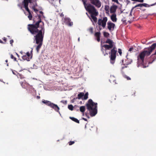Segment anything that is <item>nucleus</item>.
<instances>
[{"instance_id": "obj_1", "label": "nucleus", "mask_w": 156, "mask_h": 156, "mask_svg": "<svg viewBox=\"0 0 156 156\" xmlns=\"http://www.w3.org/2000/svg\"><path fill=\"white\" fill-rule=\"evenodd\" d=\"M41 16L39 15L34 17L33 23L27 26L28 30L34 36L36 43L38 44L36 48L37 53L39 52L42 44L44 34V23L42 22Z\"/></svg>"}, {"instance_id": "obj_2", "label": "nucleus", "mask_w": 156, "mask_h": 156, "mask_svg": "<svg viewBox=\"0 0 156 156\" xmlns=\"http://www.w3.org/2000/svg\"><path fill=\"white\" fill-rule=\"evenodd\" d=\"M156 47V44H153L151 46L148 48H145L144 50L141 52L138 56L137 59L139 61H141L142 64L144 63V58L145 56H149L152 51Z\"/></svg>"}, {"instance_id": "obj_3", "label": "nucleus", "mask_w": 156, "mask_h": 156, "mask_svg": "<svg viewBox=\"0 0 156 156\" xmlns=\"http://www.w3.org/2000/svg\"><path fill=\"white\" fill-rule=\"evenodd\" d=\"M86 105L91 116H95L97 113V103L93 102L91 99H89Z\"/></svg>"}, {"instance_id": "obj_4", "label": "nucleus", "mask_w": 156, "mask_h": 156, "mask_svg": "<svg viewBox=\"0 0 156 156\" xmlns=\"http://www.w3.org/2000/svg\"><path fill=\"white\" fill-rule=\"evenodd\" d=\"M103 43L108 44H105L101 45V51L104 55L105 56L108 55V53L106 52V50H109L112 48L114 46L115 43L112 40L109 38H108Z\"/></svg>"}, {"instance_id": "obj_5", "label": "nucleus", "mask_w": 156, "mask_h": 156, "mask_svg": "<svg viewBox=\"0 0 156 156\" xmlns=\"http://www.w3.org/2000/svg\"><path fill=\"white\" fill-rule=\"evenodd\" d=\"M110 52H109V54L110 55L109 58H110V62L112 64H114L115 62L116 58V54L117 52V48L115 45L113 48H111Z\"/></svg>"}, {"instance_id": "obj_6", "label": "nucleus", "mask_w": 156, "mask_h": 156, "mask_svg": "<svg viewBox=\"0 0 156 156\" xmlns=\"http://www.w3.org/2000/svg\"><path fill=\"white\" fill-rule=\"evenodd\" d=\"M86 10L91 15H94L95 16H97L98 15V12L95 7L90 4H89L86 7Z\"/></svg>"}, {"instance_id": "obj_7", "label": "nucleus", "mask_w": 156, "mask_h": 156, "mask_svg": "<svg viewBox=\"0 0 156 156\" xmlns=\"http://www.w3.org/2000/svg\"><path fill=\"white\" fill-rule=\"evenodd\" d=\"M42 102L46 104L47 105L53 108L55 111L59 112L60 108L57 105L54 104L49 101L45 100H43Z\"/></svg>"}, {"instance_id": "obj_8", "label": "nucleus", "mask_w": 156, "mask_h": 156, "mask_svg": "<svg viewBox=\"0 0 156 156\" xmlns=\"http://www.w3.org/2000/svg\"><path fill=\"white\" fill-rule=\"evenodd\" d=\"M107 20V18L106 17L103 18L102 20L101 19H99L98 21V24L99 26H102L103 28H104L106 26Z\"/></svg>"}, {"instance_id": "obj_9", "label": "nucleus", "mask_w": 156, "mask_h": 156, "mask_svg": "<svg viewBox=\"0 0 156 156\" xmlns=\"http://www.w3.org/2000/svg\"><path fill=\"white\" fill-rule=\"evenodd\" d=\"M91 3L96 7L99 8L101 5V2L99 0H90Z\"/></svg>"}, {"instance_id": "obj_10", "label": "nucleus", "mask_w": 156, "mask_h": 156, "mask_svg": "<svg viewBox=\"0 0 156 156\" xmlns=\"http://www.w3.org/2000/svg\"><path fill=\"white\" fill-rule=\"evenodd\" d=\"M107 27L110 31L113 30L115 27V24L110 22H108L107 23Z\"/></svg>"}, {"instance_id": "obj_11", "label": "nucleus", "mask_w": 156, "mask_h": 156, "mask_svg": "<svg viewBox=\"0 0 156 156\" xmlns=\"http://www.w3.org/2000/svg\"><path fill=\"white\" fill-rule=\"evenodd\" d=\"M64 23L69 26H71L73 25V23L71 21V20L69 18L65 17L64 18Z\"/></svg>"}, {"instance_id": "obj_12", "label": "nucleus", "mask_w": 156, "mask_h": 156, "mask_svg": "<svg viewBox=\"0 0 156 156\" xmlns=\"http://www.w3.org/2000/svg\"><path fill=\"white\" fill-rule=\"evenodd\" d=\"M117 8V6L116 5H113L111 6L110 9V12L111 13H115L116 12Z\"/></svg>"}, {"instance_id": "obj_13", "label": "nucleus", "mask_w": 156, "mask_h": 156, "mask_svg": "<svg viewBox=\"0 0 156 156\" xmlns=\"http://www.w3.org/2000/svg\"><path fill=\"white\" fill-rule=\"evenodd\" d=\"M116 15L115 13H113L111 16V19L113 22H116L117 21Z\"/></svg>"}, {"instance_id": "obj_14", "label": "nucleus", "mask_w": 156, "mask_h": 156, "mask_svg": "<svg viewBox=\"0 0 156 156\" xmlns=\"http://www.w3.org/2000/svg\"><path fill=\"white\" fill-rule=\"evenodd\" d=\"M95 36L97 38V41L98 42L100 41V36L101 35V33L100 32H96L94 34Z\"/></svg>"}, {"instance_id": "obj_15", "label": "nucleus", "mask_w": 156, "mask_h": 156, "mask_svg": "<svg viewBox=\"0 0 156 156\" xmlns=\"http://www.w3.org/2000/svg\"><path fill=\"white\" fill-rule=\"evenodd\" d=\"M24 6H28V3L31 2V0H23Z\"/></svg>"}, {"instance_id": "obj_16", "label": "nucleus", "mask_w": 156, "mask_h": 156, "mask_svg": "<svg viewBox=\"0 0 156 156\" xmlns=\"http://www.w3.org/2000/svg\"><path fill=\"white\" fill-rule=\"evenodd\" d=\"M69 118L70 119H71L72 121H73L77 123H80L78 119H76L74 117H69Z\"/></svg>"}, {"instance_id": "obj_17", "label": "nucleus", "mask_w": 156, "mask_h": 156, "mask_svg": "<svg viewBox=\"0 0 156 156\" xmlns=\"http://www.w3.org/2000/svg\"><path fill=\"white\" fill-rule=\"evenodd\" d=\"M84 95V93L83 92H81L78 95V97L77 98L80 99H81L82 97H83Z\"/></svg>"}, {"instance_id": "obj_18", "label": "nucleus", "mask_w": 156, "mask_h": 156, "mask_svg": "<svg viewBox=\"0 0 156 156\" xmlns=\"http://www.w3.org/2000/svg\"><path fill=\"white\" fill-rule=\"evenodd\" d=\"M80 110L81 112L83 113H84L85 110V106H81L80 107Z\"/></svg>"}, {"instance_id": "obj_19", "label": "nucleus", "mask_w": 156, "mask_h": 156, "mask_svg": "<svg viewBox=\"0 0 156 156\" xmlns=\"http://www.w3.org/2000/svg\"><path fill=\"white\" fill-rule=\"evenodd\" d=\"M22 58L24 60H27V61H29L30 60V58L27 57L26 55H23Z\"/></svg>"}, {"instance_id": "obj_20", "label": "nucleus", "mask_w": 156, "mask_h": 156, "mask_svg": "<svg viewBox=\"0 0 156 156\" xmlns=\"http://www.w3.org/2000/svg\"><path fill=\"white\" fill-rule=\"evenodd\" d=\"M21 85L23 88H27V86H28L27 83L24 82L22 83Z\"/></svg>"}, {"instance_id": "obj_21", "label": "nucleus", "mask_w": 156, "mask_h": 156, "mask_svg": "<svg viewBox=\"0 0 156 156\" xmlns=\"http://www.w3.org/2000/svg\"><path fill=\"white\" fill-rule=\"evenodd\" d=\"M96 16H95L94 15H91L90 16L92 20L95 22H96L97 21V18L96 17Z\"/></svg>"}, {"instance_id": "obj_22", "label": "nucleus", "mask_w": 156, "mask_h": 156, "mask_svg": "<svg viewBox=\"0 0 156 156\" xmlns=\"http://www.w3.org/2000/svg\"><path fill=\"white\" fill-rule=\"evenodd\" d=\"M109 80L111 82V81L114 82L115 80V79L114 76H111Z\"/></svg>"}, {"instance_id": "obj_23", "label": "nucleus", "mask_w": 156, "mask_h": 156, "mask_svg": "<svg viewBox=\"0 0 156 156\" xmlns=\"http://www.w3.org/2000/svg\"><path fill=\"white\" fill-rule=\"evenodd\" d=\"M103 35L104 37H108L109 36V34L108 33L105 32H104Z\"/></svg>"}, {"instance_id": "obj_24", "label": "nucleus", "mask_w": 156, "mask_h": 156, "mask_svg": "<svg viewBox=\"0 0 156 156\" xmlns=\"http://www.w3.org/2000/svg\"><path fill=\"white\" fill-rule=\"evenodd\" d=\"M28 13H29V15L28 16V17L30 20H32V15L30 12H28Z\"/></svg>"}, {"instance_id": "obj_25", "label": "nucleus", "mask_w": 156, "mask_h": 156, "mask_svg": "<svg viewBox=\"0 0 156 156\" xmlns=\"http://www.w3.org/2000/svg\"><path fill=\"white\" fill-rule=\"evenodd\" d=\"M88 92H87L85 93V95H84V97H83V99L84 100H86L88 98Z\"/></svg>"}, {"instance_id": "obj_26", "label": "nucleus", "mask_w": 156, "mask_h": 156, "mask_svg": "<svg viewBox=\"0 0 156 156\" xmlns=\"http://www.w3.org/2000/svg\"><path fill=\"white\" fill-rule=\"evenodd\" d=\"M68 108L70 110L73 111V107L72 105H69L68 106Z\"/></svg>"}, {"instance_id": "obj_27", "label": "nucleus", "mask_w": 156, "mask_h": 156, "mask_svg": "<svg viewBox=\"0 0 156 156\" xmlns=\"http://www.w3.org/2000/svg\"><path fill=\"white\" fill-rule=\"evenodd\" d=\"M10 57L12 59H13L14 61H16L17 62V60H16V58L15 57L13 56V55L11 54V55H10Z\"/></svg>"}, {"instance_id": "obj_28", "label": "nucleus", "mask_w": 156, "mask_h": 156, "mask_svg": "<svg viewBox=\"0 0 156 156\" xmlns=\"http://www.w3.org/2000/svg\"><path fill=\"white\" fill-rule=\"evenodd\" d=\"M105 11L109 10V6L108 5H105Z\"/></svg>"}, {"instance_id": "obj_29", "label": "nucleus", "mask_w": 156, "mask_h": 156, "mask_svg": "<svg viewBox=\"0 0 156 156\" xmlns=\"http://www.w3.org/2000/svg\"><path fill=\"white\" fill-rule=\"evenodd\" d=\"M138 7H142V4H138L136 6H135L133 9L134 8H136Z\"/></svg>"}, {"instance_id": "obj_30", "label": "nucleus", "mask_w": 156, "mask_h": 156, "mask_svg": "<svg viewBox=\"0 0 156 156\" xmlns=\"http://www.w3.org/2000/svg\"><path fill=\"white\" fill-rule=\"evenodd\" d=\"M32 9L36 13H37L38 12V10L36 9L34 6L32 7Z\"/></svg>"}, {"instance_id": "obj_31", "label": "nucleus", "mask_w": 156, "mask_h": 156, "mask_svg": "<svg viewBox=\"0 0 156 156\" xmlns=\"http://www.w3.org/2000/svg\"><path fill=\"white\" fill-rule=\"evenodd\" d=\"M24 7L26 10L28 12H30L28 9V6H24Z\"/></svg>"}, {"instance_id": "obj_32", "label": "nucleus", "mask_w": 156, "mask_h": 156, "mask_svg": "<svg viewBox=\"0 0 156 156\" xmlns=\"http://www.w3.org/2000/svg\"><path fill=\"white\" fill-rule=\"evenodd\" d=\"M132 1L137 2H144V0H131Z\"/></svg>"}, {"instance_id": "obj_33", "label": "nucleus", "mask_w": 156, "mask_h": 156, "mask_svg": "<svg viewBox=\"0 0 156 156\" xmlns=\"http://www.w3.org/2000/svg\"><path fill=\"white\" fill-rule=\"evenodd\" d=\"M89 31L90 32L91 34H93V28L92 27L90 28L89 29Z\"/></svg>"}, {"instance_id": "obj_34", "label": "nucleus", "mask_w": 156, "mask_h": 156, "mask_svg": "<svg viewBox=\"0 0 156 156\" xmlns=\"http://www.w3.org/2000/svg\"><path fill=\"white\" fill-rule=\"evenodd\" d=\"M3 40L4 41V42H3V43H1L2 44H5L6 42L7 41V38L5 37H4L3 38Z\"/></svg>"}, {"instance_id": "obj_35", "label": "nucleus", "mask_w": 156, "mask_h": 156, "mask_svg": "<svg viewBox=\"0 0 156 156\" xmlns=\"http://www.w3.org/2000/svg\"><path fill=\"white\" fill-rule=\"evenodd\" d=\"M118 52L119 53L120 55V56H121L122 54V50L121 49L119 48L118 49Z\"/></svg>"}, {"instance_id": "obj_36", "label": "nucleus", "mask_w": 156, "mask_h": 156, "mask_svg": "<svg viewBox=\"0 0 156 156\" xmlns=\"http://www.w3.org/2000/svg\"><path fill=\"white\" fill-rule=\"evenodd\" d=\"M74 141H70L68 143L69 145H71L74 144Z\"/></svg>"}, {"instance_id": "obj_37", "label": "nucleus", "mask_w": 156, "mask_h": 156, "mask_svg": "<svg viewBox=\"0 0 156 156\" xmlns=\"http://www.w3.org/2000/svg\"><path fill=\"white\" fill-rule=\"evenodd\" d=\"M13 42H14V41H13V40H12V39H11V40H10V44H11V46H13V44H13Z\"/></svg>"}, {"instance_id": "obj_38", "label": "nucleus", "mask_w": 156, "mask_h": 156, "mask_svg": "<svg viewBox=\"0 0 156 156\" xmlns=\"http://www.w3.org/2000/svg\"><path fill=\"white\" fill-rule=\"evenodd\" d=\"M61 102L62 103H63V104H65V105H66L67 104V101H64V100H63V101H62Z\"/></svg>"}, {"instance_id": "obj_39", "label": "nucleus", "mask_w": 156, "mask_h": 156, "mask_svg": "<svg viewBox=\"0 0 156 156\" xmlns=\"http://www.w3.org/2000/svg\"><path fill=\"white\" fill-rule=\"evenodd\" d=\"M125 78H126L128 80H131V78L127 76H126V75L125 76Z\"/></svg>"}, {"instance_id": "obj_40", "label": "nucleus", "mask_w": 156, "mask_h": 156, "mask_svg": "<svg viewBox=\"0 0 156 156\" xmlns=\"http://www.w3.org/2000/svg\"><path fill=\"white\" fill-rule=\"evenodd\" d=\"M26 55H27V57H28V58H29V57L30 56V54L29 52H27V53Z\"/></svg>"}, {"instance_id": "obj_41", "label": "nucleus", "mask_w": 156, "mask_h": 156, "mask_svg": "<svg viewBox=\"0 0 156 156\" xmlns=\"http://www.w3.org/2000/svg\"><path fill=\"white\" fill-rule=\"evenodd\" d=\"M83 4L84 5V6H85V8H86V6L87 5H86V2L84 0H83Z\"/></svg>"}, {"instance_id": "obj_42", "label": "nucleus", "mask_w": 156, "mask_h": 156, "mask_svg": "<svg viewBox=\"0 0 156 156\" xmlns=\"http://www.w3.org/2000/svg\"><path fill=\"white\" fill-rule=\"evenodd\" d=\"M85 115L87 116V117L88 118V119L90 118V117L89 116L88 113L86 112Z\"/></svg>"}, {"instance_id": "obj_43", "label": "nucleus", "mask_w": 156, "mask_h": 156, "mask_svg": "<svg viewBox=\"0 0 156 156\" xmlns=\"http://www.w3.org/2000/svg\"><path fill=\"white\" fill-rule=\"evenodd\" d=\"M142 4V7H147V4L146 3H143Z\"/></svg>"}, {"instance_id": "obj_44", "label": "nucleus", "mask_w": 156, "mask_h": 156, "mask_svg": "<svg viewBox=\"0 0 156 156\" xmlns=\"http://www.w3.org/2000/svg\"><path fill=\"white\" fill-rule=\"evenodd\" d=\"M133 50V47H131L129 48V51H131Z\"/></svg>"}, {"instance_id": "obj_45", "label": "nucleus", "mask_w": 156, "mask_h": 156, "mask_svg": "<svg viewBox=\"0 0 156 156\" xmlns=\"http://www.w3.org/2000/svg\"><path fill=\"white\" fill-rule=\"evenodd\" d=\"M112 1L114 2H116L117 3H119V2L118 0H112Z\"/></svg>"}, {"instance_id": "obj_46", "label": "nucleus", "mask_w": 156, "mask_h": 156, "mask_svg": "<svg viewBox=\"0 0 156 156\" xmlns=\"http://www.w3.org/2000/svg\"><path fill=\"white\" fill-rule=\"evenodd\" d=\"M106 13L108 15H109V10H107L106 11Z\"/></svg>"}, {"instance_id": "obj_47", "label": "nucleus", "mask_w": 156, "mask_h": 156, "mask_svg": "<svg viewBox=\"0 0 156 156\" xmlns=\"http://www.w3.org/2000/svg\"><path fill=\"white\" fill-rule=\"evenodd\" d=\"M60 16L61 17H63L64 16V15L62 13H61L60 14Z\"/></svg>"}, {"instance_id": "obj_48", "label": "nucleus", "mask_w": 156, "mask_h": 156, "mask_svg": "<svg viewBox=\"0 0 156 156\" xmlns=\"http://www.w3.org/2000/svg\"><path fill=\"white\" fill-rule=\"evenodd\" d=\"M40 13L42 14V15L43 16V12L42 11H40L39 12Z\"/></svg>"}, {"instance_id": "obj_49", "label": "nucleus", "mask_w": 156, "mask_h": 156, "mask_svg": "<svg viewBox=\"0 0 156 156\" xmlns=\"http://www.w3.org/2000/svg\"><path fill=\"white\" fill-rule=\"evenodd\" d=\"M82 119H83V120H84V121H87V119H86V118H82Z\"/></svg>"}, {"instance_id": "obj_50", "label": "nucleus", "mask_w": 156, "mask_h": 156, "mask_svg": "<svg viewBox=\"0 0 156 156\" xmlns=\"http://www.w3.org/2000/svg\"><path fill=\"white\" fill-rule=\"evenodd\" d=\"M36 97L38 99H40V97L39 96H37Z\"/></svg>"}, {"instance_id": "obj_51", "label": "nucleus", "mask_w": 156, "mask_h": 156, "mask_svg": "<svg viewBox=\"0 0 156 156\" xmlns=\"http://www.w3.org/2000/svg\"><path fill=\"white\" fill-rule=\"evenodd\" d=\"M127 67V66H122V69H124L125 68H126Z\"/></svg>"}, {"instance_id": "obj_52", "label": "nucleus", "mask_w": 156, "mask_h": 156, "mask_svg": "<svg viewBox=\"0 0 156 156\" xmlns=\"http://www.w3.org/2000/svg\"><path fill=\"white\" fill-rule=\"evenodd\" d=\"M16 55H17V57H18V58H19L20 57V55H18L17 53H16Z\"/></svg>"}, {"instance_id": "obj_53", "label": "nucleus", "mask_w": 156, "mask_h": 156, "mask_svg": "<svg viewBox=\"0 0 156 156\" xmlns=\"http://www.w3.org/2000/svg\"><path fill=\"white\" fill-rule=\"evenodd\" d=\"M0 43H3L2 41L0 39Z\"/></svg>"}, {"instance_id": "obj_54", "label": "nucleus", "mask_w": 156, "mask_h": 156, "mask_svg": "<svg viewBox=\"0 0 156 156\" xmlns=\"http://www.w3.org/2000/svg\"><path fill=\"white\" fill-rule=\"evenodd\" d=\"M86 14L89 17L90 19H91L90 17L88 15L87 13V12L86 13Z\"/></svg>"}, {"instance_id": "obj_55", "label": "nucleus", "mask_w": 156, "mask_h": 156, "mask_svg": "<svg viewBox=\"0 0 156 156\" xmlns=\"http://www.w3.org/2000/svg\"><path fill=\"white\" fill-rule=\"evenodd\" d=\"M7 37H10V36H7Z\"/></svg>"}, {"instance_id": "obj_56", "label": "nucleus", "mask_w": 156, "mask_h": 156, "mask_svg": "<svg viewBox=\"0 0 156 156\" xmlns=\"http://www.w3.org/2000/svg\"><path fill=\"white\" fill-rule=\"evenodd\" d=\"M5 62H8V60H6L5 61Z\"/></svg>"}, {"instance_id": "obj_57", "label": "nucleus", "mask_w": 156, "mask_h": 156, "mask_svg": "<svg viewBox=\"0 0 156 156\" xmlns=\"http://www.w3.org/2000/svg\"><path fill=\"white\" fill-rule=\"evenodd\" d=\"M100 30H101V28H100Z\"/></svg>"}, {"instance_id": "obj_58", "label": "nucleus", "mask_w": 156, "mask_h": 156, "mask_svg": "<svg viewBox=\"0 0 156 156\" xmlns=\"http://www.w3.org/2000/svg\"><path fill=\"white\" fill-rule=\"evenodd\" d=\"M13 74H14V72H13Z\"/></svg>"}, {"instance_id": "obj_59", "label": "nucleus", "mask_w": 156, "mask_h": 156, "mask_svg": "<svg viewBox=\"0 0 156 156\" xmlns=\"http://www.w3.org/2000/svg\"><path fill=\"white\" fill-rule=\"evenodd\" d=\"M13 74H14V72H13Z\"/></svg>"}]
</instances>
